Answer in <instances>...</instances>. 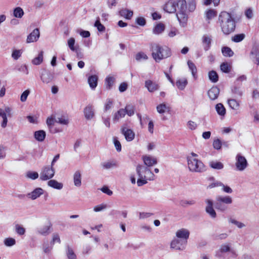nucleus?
Listing matches in <instances>:
<instances>
[{
  "label": "nucleus",
  "mask_w": 259,
  "mask_h": 259,
  "mask_svg": "<svg viewBox=\"0 0 259 259\" xmlns=\"http://www.w3.org/2000/svg\"><path fill=\"white\" fill-rule=\"evenodd\" d=\"M187 243L186 239H182L178 238L174 239L170 243V247L179 250H184Z\"/></svg>",
  "instance_id": "obj_8"
},
{
  "label": "nucleus",
  "mask_w": 259,
  "mask_h": 259,
  "mask_svg": "<svg viewBox=\"0 0 259 259\" xmlns=\"http://www.w3.org/2000/svg\"><path fill=\"white\" fill-rule=\"evenodd\" d=\"M176 236L177 238L182 239H186L187 241V239L189 236V232L188 230L186 229H181L178 230L176 232Z\"/></svg>",
  "instance_id": "obj_20"
},
{
  "label": "nucleus",
  "mask_w": 259,
  "mask_h": 259,
  "mask_svg": "<svg viewBox=\"0 0 259 259\" xmlns=\"http://www.w3.org/2000/svg\"><path fill=\"white\" fill-rule=\"evenodd\" d=\"M30 93L28 90H25L21 95L20 100L21 102H24L26 101L28 96Z\"/></svg>",
  "instance_id": "obj_64"
},
{
  "label": "nucleus",
  "mask_w": 259,
  "mask_h": 259,
  "mask_svg": "<svg viewBox=\"0 0 259 259\" xmlns=\"http://www.w3.org/2000/svg\"><path fill=\"white\" fill-rule=\"evenodd\" d=\"M205 202L207 203V206L205 208L206 212L211 217V218H215L217 216V214L213 208L212 201L210 199H206Z\"/></svg>",
  "instance_id": "obj_15"
},
{
  "label": "nucleus",
  "mask_w": 259,
  "mask_h": 259,
  "mask_svg": "<svg viewBox=\"0 0 259 259\" xmlns=\"http://www.w3.org/2000/svg\"><path fill=\"white\" fill-rule=\"evenodd\" d=\"M187 84V80L186 79H179L176 82V85L181 90L185 89Z\"/></svg>",
  "instance_id": "obj_44"
},
{
  "label": "nucleus",
  "mask_w": 259,
  "mask_h": 259,
  "mask_svg": "<svg viewBox=\"0 0 259 259\" xmlns=\"http://www.w3.org/2000/svg\"><path fill=\"white\" fill-rule=\"evenodd\" d=\"M250 59L256 63L259 64V44H254L250 53Z\"/></svg>",
  "instance_id": "obj_9"
},
{
  "label": "nucleus",
  "mask_w": 259,
  "mask_h": 259,
  "mask_svg": "<svg viewBox=\"0 0 259 259\" xmlns=\"http://www.w3.org/2000/svg\"><path fill=\"white\" fill-rule=\"evenodd\" d=\"M145 166L149 167H151L157 164V159L150 155H144L142 157Z\"/></svg>",
  "instance_id": "obj_11"
},
{
  "label": "nucleus",
  "mask_w": 259,
  "mask_h": 259,
  "mask_svg": "<svg viewBox=\"0 0 259 259\" xmlns=\"http://www.w3.org/2000/svg\"><path fill=\"white\" fill-rule=\"evenodd\" d=\"M189 69L191 71L193 76L196 78L197 73V68L195 65L190 60L187 62Z\"/></svg>",
  "instance_id": "obj_39"
},
{
  "label": "nucleus",
  "mask_w": 259,
  "mask_h": 259,
  "mask_svg": "<svg viewBox=\"0 0 259 259\" xmlns=\"http://www.w3.org/2000/svg\"><path fill=\"white\" fill-rule=\"evenodd\" d=\"M55 122L62 125H67L69 123L68 119L64 116L57 117L55 119Z\"/></svg>",
  "instance_id": "obj_51"
},
{
  "label": "nucleus",
  "mask_w": 259,
  "mask_h": 259,
  "mask_svg": "<svg viewBox=\"0 0 259 259\" xmlns=\"http://www.w3.org/2000/svg\"><path fill=\"white\" fill-rule=\"evenodd\" d=\"M27 177L32 180H35L38 177V174L35 171H28L27 173Z\"/></svg>",
  "instance_id": "obj_59"
},
{
  "label": "nucleus",
  "mask_w": 259,
  "mask_h": 259,
  "mask_svg": "<svg viewBox=\"0 0 259 259\" xmlns=\"http://www.w3.org/2000/svg\"><path fill=\"white\" fill-rule=\"evenodd\" d=\"M235 166L237 170L239 171H243L248 166V162L246 158L242 156L240 153L237 154L236 158Z\"/></svg>",
  "instance_id": "obj_7"
},
{
  "label": "nucleus",
  "mask_w": 259,
  "mask_h": 259,
  "mask_svg": "<svg viewBox=\"0 0 259 259\" xmlns=\"http://www.w3.org/2000/svg\"><path fill=\"white\" fill-rule=\"evenodd\" d=\"M215 109L218 113L221 116H224L226 114V109L223 105L221 103L217 104L215 106Z\"/></svg>",
  "instance_id": "obj_38"
},
{
  "label": "nucleus",
  "mask_w": 259,
  "mask_h": 259,
  "mask_svg": "<svg viewBox=\"0 0 259 259\" xmlns=\"http://www.w3.org/2000/svg\"><path fill=\"white\" fill-rule=\"evenodd\" d=\"M0 116L3 118L1 126L3 128H5L7 126L8 122L7 116L6 112H5L4 110L1 108H0Z\"/></svg>",
  "instance_id": "obj_36"
},
{
  "label": "nucleus",
  "mask_w": 259,
  "mask_h": 259,
  "mask_svg": "<svg viewBox=\"0 0 259 259\" xmlns=\"http://www.w3.org/2000/svg\"><path fill=\"white\" fill-rule=\"evenodd\" d=\"M119 15L126 19L130 20L133 15V12L127 9H122L119 12Z\"/></svg>",
  "instance_id": "obj_24"
},
{
  "label": "nucleus",
  "mask_w": 259,
  "mask_h": 259,
  "mask_svg": "<svg viewBox=\"0 0 259 259\" xmlns=\"http://www.w3.org/2000/svg\"><path fill=\"white\" fill-rule=\"evenodd\" d=\"M125 114V110L124 109H120L115 114L113 120H118L120 118L123 117Z\"/></svg>",
  "instance_id": "obj_41"
},
{
  "label": "nucleus",
  "mask_w": 259,
  "mask_h": 259,
  "mask_svg": "<svg viewBox=\"0 0 259 259\" xmlns=\"http://www.w3.org/2000/svg\"><path fill=\"white\" fill-rule=\"evenodd\" d=\"M34 136L36 140L38 142H42L44 141L46 134L43 130H39L34 132Z\"/></svg>",
  "instance_id": "obj_27"
},
{
  "label": "nucleus",
  "mask_w": 259,
  "mask_h": 259,
  "mask_svg": "<svg viewBox=\"0 0 259 259\" xmlns=\"http://www.w3.org/2000/svg\"><path fill=\"white\" fill-rule=\"evenodd\" d=\"M66 255L68 259H76V255L74 253L72 248L69 246H67Z\"/></svg>",
  "instance_id": "obj_42"
},
{
  "label": "nucleus",
  "mask_w": 259,
  "mask_h": 259,
  "mask_svg": "<svg viewBox=\"0 0 259 259\" xmlns=\"http://www.w3.org/2000/svg\"><path fill=\"white\" fill-rule=\"evenodd\" d=\"M219 94L220 89L216 86L212 87L207 92L208 96L211 100L217 99Z\"/></svg>",
  "instance_id": "obj_19"
},
{
  "label": "nucleus",
  "mask_w": 259,
  "mask_h": 259,
  "mask_svg": "<svg viewBox=\"0 0 259 259\" xmlns=\"http://www.w3.org/2000/svg\"><path fill=\"white\" fill-rule=\"evenodd\" d=\"M49 186L52 187L54 189L58 190H61L63 188V184L61 183H59L56 180H51L48 182Z\"/></svg>",
  "instance_id": "obj_29"
},
{
  "label": "nucleus",
  "mask_w": 259,
  "mask_h": 259,
  "mask_svg": "<svg viewBox=\"0 0 259 259\" xmlns=\"http://www.w3.org/2000/svg\"><path fill=\"white\" fill-rule=\"evenodd\" d=\"M136 172L139 177L137 183L139 187L147 184L148 181L154 180V174L148 167L144 165L138 164L136 167Z\"/></svg>",
  "instance_id": "obj_3"
},
{
  "label": "nucleus",
  "mask_w": 259,
  "mask_h": 259,
  "mask_svg": "<svg viewBox=\"0 0 259 259\" xmlns=\"http://www.w3.org/2000/svg\"><path fill=\"white\" fill-rule=\"evenodd\" d=\"M212 38L211 36L205 34L202 37V44L204 50L207 51L211 47Z\"/></svg>",
  "instance_id": "obj_16"
},
{
  "label": "nucleus",
  "mask_w": 259,
  "mask_h": 259,
  "mask_svg": "<svg viewBox=\"0 0 259 259\" xmlns=\"http://www.w3.org/2000/svg\"><path fill=\"white\" fill-rule=\"evenodd\" d=\"M40 78L44 83H49L52 81L53 75L50 72L44 70L40 76Z\"/></svg>",
  "instance_id": "obj_18"
},
{
  "label": "nucleus",
  "mask_w": 259,
  "mask_h": 259,
  "mask_svg": "<svg viewBox=\"0 0 259 259\" xmlns=\"http://www.w3.org/2000/svg\"><path fill=\"white\" fill-rule=\"evenodd\" d=\"M244 37L245 35L243 33L238 34L232 37V40L234 42H239L241 41L244 38Z\"/></svg>",
  "instance_id": "obj_52"
},
{
  "label": "nucleus",
  "mask_w": 259,
  "mask_h": 259,
  "mask_svg": "<svg viewBox=\"0 0 259 259\" xmlns=\"http://www.w3.org/2000/svg\"><path fill=\"white\" fill-rule=\"evenodd\" d=\"M216 200L221 203L227 204H230L232 203V199L229 196H218L216 198Z\"/></svg>",
  "instance_id": "obj_28"
},
{
  "label": "nucleus",
  "mask_w": 259,
  "mask_h": 259,
  "mask_svg": "<svg viewBox=\"0 0 259 259\" xmlns=\"http://www.w3.org/2000/svg\"><path fill=\"white\" fill-rule=\"evenodd\" d=\"M42 249L46 253H49L52 249V246H50L48 242H44L42 245Z\"/></svg>",
  "instance_id": "obj_60"
},
{
  "label": "nucleus",
  "mask_w": 259,
  "mask_h": 259,
  "mask_svg": "<svg viewBox=\"0 0 259 259\" xmlns=\"http://www.w3.org/2000/svg\"><path fill=\"white\" fill-rule=\"evenodd\" d=\"M24 14L23 9L20 7H17L14 10L13 15L16 18H21Z\"/></svg>",
  "instance_id": "obj_40"
},
{
  "label": "nucleus",
  "mask_w": 259,
  "mask_h": 259,
  "mask_svg": "<svg viewBox=\"0 0 259 259\" xmlns=\"http://www.w3.org/2000/svg\"><path fill=\"white\" fill-rule=\"evenodd\" d=\"M94 26L97 27L98 31H100V32H103L105 30V27H104V26L103 25H102L101 23V22L100 21V19L99 17L97 19V20L94 24Z\"/></svg>",
  "instance_id": "obj_49"
},
{
  "label": "nucleus",
  "mask_w": 259,
  "mask_h": 259,
  "mask_svg": "<svg viewBox=\"0 0 259 259\" xmlns=\"http://www.w3.org/2000/svg\"><path fill=\"white\" fill-rule=\"evenodd\" d=\"M209 79L212 82H216L218 81L219 76L217 73L214 71H210L208 73Z\"/></svg>",
  "instance_id": "obj_45"
},
{
  "label": "nucleus",
  "mask_w": 259,
  "mask_h": 259,
  "mask_svg": "<svg viewBox=\"0 0 259 259\" xmlns=\"http://www.w3.org/2000/svg\"><path fill=\"white\" fill-rule=\"evenodd\" d=\"M217 15V12L214 10L210 9L206 12V17L207 19L210 20L214 18Z\"/></svg>",
  "instance_id": "obj_54"
},
{
  "label": "nucleus",
  "mask_w": 259,
  "mask_h": 259,
  "mask_svg": "<svg viewBox=\"0 0 259 259\" xmlns=\"http://www.w3.org/2000/svg\"><path fill=\"white\" fill-rule=\"evenodd\" d=\"M196 201L193 199H182L179 202V204L183 207H186L189 205H194Z\"/></svg>",
  "instance_id": "obj_34"
},
{
  "label": "nucleus",
  "mask_w": 259,
  "mask_h": 259,
  "mask_svg": "<svg viewBox=\"0 0 259 259\" xmlns=\"http://www.w3.org/2000/svg\"><path fill=\"white\" fill-rule=\"evenodd\" d=\"M156 109L159 113L163 114L167 110H169V108L165 103H162L158 105Z\"/></svg>",
  "instance_id": "obj_43"
},
{
  "label": "nucleus",
  "mask_w": 259,
  "mask_h": 259,
  "mask_svg": "<svg viewBox=\"0 0 259 259\" xmlns=\"http://www.w3.org/2000/svg\"><path fill=\"white\" fill-rule=\"evenodd\" d=\"M221 70L225 73H229L231 71V66L227 63H223L221 65Z\"/></svg>",
  "instance_id": "obj_55"
},
{
  "label": "nucleus",
  "mask_w": 259,
  "mask_h": 259,
  "mask_svg": "<svg viewBox=\"0 0 259 259\" xmlns=\"http://www.w3.org/2000/svg\"><path fill=\"white\" fill-rule=\"evenodd\" d=\"M221 251L224 253L230 252L231 251V246L228 243H223L221 245L220 248Z\"/></svg>",
  "instance_id": "obj_50"
},
{
  "label": "nucleus",
  "mask_w": 259,
  "mask_h": 259,
  "mask_svg": "<svg viewBox=\"0 0 259 259\" xmlns=\"http://www.w3.org/2000/svg\"><path fill=\"white\" fill-rule=\"evenodd\" d=\"M43 60V52L41 51L38 56L34 58L32 60V63L34 65L40 64Z\"/></svg>",
  "instance_id": "obj_46"
},
{
  "label": "nucleus",
  "mask_w": 259,
  "mask_h": 259,
  "mask_svg": "<svg viewBox=\"0 0 259 259\" xmlns=\"http://www.w3.org/2000/svg\"><path fill=\"white\" fill-rule=\"evenodd\" d=\"M126 111V114L128 116H131L134 114L135 108L134 106L131 104L127 105L124 109Z\"/></svg>",
  "instance_id": "obj_47"
},
{
  "label": "nucleus",
  "mask_w": 259,
  "mask_h": 259,
  "mask_svg": "<svg viewBox=\"0 0 259 259\" xmlns=\"http://www.w3.org/2000/svg\"><path fill=\"white\" fill-rule=\"evenodd\" d=\"M75 42V40L73 37H71L68 40L67 44L68 47L72 51H75L77 49L74 47Z\"/></svg>",
  "instance_id": "obj_53"
},
{
  "label": "nucleus",
  "mask_w": 259,
  "mask_h": 259,
  "mask_svg": "<svg viewBox=\"0 0 259 259\" xmlns=\"http://www.w3.org/2000/svg\"><path fill=\"white\" fill-rule=\"evenodd\" d=\"M16 231L20 235H23L25 233V229L23 227L20 226L19 225H16L15 226Z\"/></svg>",
  "instance_id": "obj_58"
},
{
  "label": "nucleus",
  "mask_w": 259,
  "mask_h": 259,
  "mask_svg": "<svg viewBox=\"0 0 259 259\" xmlns=\"http://www.w3.org/2000/svg\"><path fill=\"white\" fill-rule=\"evenodd\" d=\"M228 103L230 108L234 110H237L239 107V103L235 99L228 100Z\"/></svg>",
  "instance_id": "obj_35"
},
{
  "label": "nucleus",
  "mask_w": 259,
  "mask_h": 259,
  "mask_svg": "<svg viewBox=\"0 0 259 259\" xmlns=\"http://www.w3.org/2000/svg\"><path fill=\"white\" fill-rule=\"evenodd\" d=\"M165 29L164 25L162 23L157 24L153 29V33L155 34H159L161 33Z\"/></svg>",
  "instance_id": "obj_31"
},
{
  "label": "nucleus",
  "mask_w": 259,
  "mask_h": 259,
  "mask_svg": "<svg viewBox=\"0 0 259 259\" xmlns=\"http://www.w3.org/2000/svg\"><path fill=\"white\" fill-rule=\"evenodd\" d=\"M176 7L177 19L180 26L185 27L187 24L189 14L186 0H177Z\"/></svg>",
  "instance_id": "obj_4"
},
{
  "label": "nucleus",
  "mask_w": 259,
  "mask_h": 259,
  "mask_svg": "<svg viewBox=\"0 0 259 259\" xmlns=\"http://www.w3.org/2000/svg\"><path fill=\"white\" fill-rule=\"evenodd\" d=\"M222 30L225 34H229L233 32L236 27V23L232 15L227 12H222L219 17Z\"/></svg>",
  "instance_id": "obj_1"
},
{
  "label": "nucleus",
  "mask_w": 259,
  "mask_h": 259,
  "mask_svg": "<svg viewBox=\"0 0 259 259\" xmlns=\"http://www.w3.org/2000/svg\"><path fill=\"white\" fill-rule=\"evenodd\" d=\"M187 162L189 169L193 172H201L204 170L203 163L196 158L187 157Z\"/></svg>",
  "instance_id": "obj_5"
},
{
  "label": "nucleus",
  "mask_w": 259,
  "mask_h": 259,
  "mask_svg": "<svg viewBox=\"0 0 259 259\" xmlns=\"http://www.w3.org/2000/svg\"><path fill=\"white\" fill-rule=\"evenodd\" d=\"M98 77L96 75H93L89 77L88 83L92 90H95L98 84Z\"/></svg>",
  "instance_id": "obj_21"
},
{
  "label": "nucleus",
  "mask_w": 259,
  "mask_h": 259,
  "mask_svg": "<svg viewBox=\"0 0 259 259\" xmlns=\"http://www.w3.org/2000/svg\"><path fill=\"white\" fill-rule=\"evenodd\" d=\"M150 49L152 57L156 62H159L171 56L170 49L167 47L161 46L157 43H151Z\"/></svg>",
  "instance_id": "obj_2"
},
{
  "label": "nucleus",
  "mask_w": 259,
  "mask_h": 259,
  "mask_svg": "<svg viewBox=\"0 0 259 259\" xmlns=\"http://www.w3.org/2000/svg\"><path fill=\"white\" fill-rule=\"evenodd\" d=\"M229 222L235 225L238 228H242L244 227H245V225L243 223L240 222L239 221H237V220L233 219H230L229 220Z\"/></svg>",
  "instance_id": "obj_57"
},
{
  "label": "nucleus",
  "mask_w": 259,
  "mask_h": 259,
  "mask_svg": "<svg viewBox=\"0 0 259 259\" xmlns=\"http://www.w3.org/2000/svg\"><path fill=\"white\" fill-rule=\"evenodd\" d=\"M113 105V101L111 99H108L105 104L104 109L107 111L111 108Z\"/></svg>",
  "instance_id": "obj_61"
},
{
  "label": "nucleus",
  "mask_w": 259,
  "mask_h": 259,
  "mask_svg": "<svg viewBox=\"0 0 259 259\" xmlns=\"http://www.w3.org/2000/svg\"><path fill=\"white\" fill-rule=\"evenodd\" d=\"M74 184L76 187H80L81 185V175L79 170H76L73 175Z\"/></svg>",
  "instance_id": "obj_23"
},
{
  "label": "nucleus",
  "mask_w": 259,
  "mask_h": 259,
  "mask_svg": "<svg viewBox=\"0 0 259 259\" xmlns=\"http://www.w3.org/2000/svg\"><path fill=\"white\" fill-rule=\"evenodd\" d=\"M44 190L40 188H37L33 191L27 194V196L32 200H35L44 193Z\"/></svg>",
  "instance_id": "obj_17"
},
{
  "label": "nucleus",
  "mask_w": 259,
  "mask_h": 259,
  "mask_svg": "<svg viewBox=\"0 0 259 259\" xmlns=\"http://www.w3.org/2000/svg\"><path fill=\"white\" fill-rule=\"evenodd\" d=\"M148 58V56L146 54L143 52L138 53L136 56V59L137 60L139 61L142 59L144 60H147Z\"/></svg>",
  "instance_id": "obj_63"
},
{
  "label": "nucleus",
  "mask_w": 259,
  "mask_h": 259,
  "mask_svg": "<svg viewBox=\"0 0 259 259\" xmlns=\"http://www.w3.org/2000/svg\"><path fill=\"white\" fill-rule=\"evenodd\" d=\"M104 169H109L117 166V163L114 161H106L101 163Z\"/></svg>",
  "instance_id": "obj_32"
},
{
  "label": "nucleus",
  "mask_w": 259,
  "mask_h": 259,
  "mask_svg": "<svg viewBox=\"0 0 259 259\" xmlns=\"http://www.w3.org/2000/svg\"><path fill=\"white\" fill-rule=\"evenodd\" d=\"M177 0H170L164 5V10L169 13H174L177 12Z\"/></svg>",
  "instance_id": "obj_10"
},
{
  "label": "nucleus",
  "mask_w": 259,
  "mask_h": 259,
  "mask_svg": "<svg viewBox=\"0 0 259 259\" xmlns=\"http://www.w3.org/2000/svg\"><path fill=\"white\" fill-rule=\"evenodd\" d=\"M222 53L225 57H232L234 55L233 51L228 47H224L222 48Z\"/></svg>",
  "instance_id": "obj_37"
},
{
  "label": "nucleus",
  "mask_w": 259,
  "mask_h": 259,
  "mask_svg": "<svg viewBox=\"0 0 259 259\" xmlns=\"http://www.w3.org/2000/svg\"><path fill=\"white\" fill-rule=\"evenodd\" d=\"M40 36V33L38 28L34 29L27 37V43H30L36 41Z\"/></svg>",
  "instance_id": "obj_12"
},
{
  "label": "nucleus",
  "mask_w": 259,
  "mask_h": 259,
  "mask_svg": "<svg viewBox=\"0 0 259 259\" xmlns=\"http://www.w3.org/2000/svg\"><path fill=\"white\" fill-rule=\"evenodd\" d=\"M107 206L105 204H101L98 205H97L94 207V210L95 212L101 211L107 208Z\"/></svg>",
  "instance_id": "obj_62"
},
{
  "label": "nucleus",
  "mask_w": 259,
  "mask_h": 259,
  "mask_svg": "<svg viewBox=\"0 0 259 259\" xmlns=\"http://www.w3.org/2000/svg\"><path fill=\"white\" fill-rule=\"evenodd\" d=\"M15 240L12 238H7L4 240V244L7 246H12L15 245Z\"/></svg>",
  "instance_id": "obj_56"
},
{
  "label": "nucleus",
  "mask_w": 259,
  "mask_h": 259,
  "mask_svg": "<svg viewBox=\"0 0 259 259\" xmlns=\"http://www.w3.org/2000/svg\"><path fill=\"white\" fill-rule=\"evenodd\" d=\"M214 206L216 209L221 211H225L227 209V206L226 204L221 203L217 200L215 202Z\"/></svg>",
  "instance_id": "obj_48"
},
{
  "label": "nucleus",
  "mask_w": 259,
  "mask_h": 259,
  "mask_svg": "<svg viewBox=\"0 0 259 259\" xmlns=\"http://www.w3.org/2000/svg\"><path fill=\"white\" fill-rule=\"evenodd\" d=\"M116 80V76L110 74L105 79V85L106 89L110 90L113 87Z\"/></svg>",
  "instance_id": "obj_14"
},
{
  "label": "nucleus",
  "mask_w": 259,
  "mask_h": 259,
  "mask_svg": "<svg viewBox=\"0 0 259 259\" xmlns=\"http://www.w3.org/2000/svg\"><path fill=\"white\" fill-rule=\"evenodd\" d=\"M209 165L213 169H222L224 168V164L218 161H211L209 162Z\"/></svg>",
  "instance_id": "obj_30"
},
{
  "label": "nucleus",
  "mask_w": 259,
  "mask_h": 259,
  "mask_svg": "<svg viewBox=\"0 0 259 259\" xmlns=\"http://www.w3.org/2000/svg\"><path fill=\"white\" fill-rule=\"evenodd\" d=\"M231 92L234 95L235 98H241L243 95V92L240 87L236 85L233 86L231 88Z\"/></svg>",
  "instance_id": "obj_26"
},
{
  "label": "nucleus",
  "mask_w": 259,
  "mask_h": 259,
  "mask_svg": "<svg viewBox=\"0 0 259 259\" xmlns=\"http://www.w3.org/2000/svg\"><path fill=\"white\" fill-rule=\"evenodd\" d=\"M145 84V87L150 92H153L158 89V85L151 80H146Z\"/></svg>",
  "instance_id": "obj_22"
},
{
  "label": "nucleus",
  "mask_w": 259,
  "mask_h": 259,
  "mask_svg": "<svg viewBox=\"0 0 259 259\" xmlns=\"http://www.w3.org/2000/svg\"><path fill=\"white\" fill-rule=\"evenodd\" d=\"M122 134L124 136L125 138L127 141H132L135 138V133L133 130L128 128L126 127H123L121 128Z\"/></svg>",
  "instance_id": "obj_13"
},
{
  "label": "nucleus",
  "mask_w": 259,
  "mask_h": 259,
  "mask_svg": "<svg viewBox=\"0 0 259 259\" xmlns=\"http://www.w3.org/2000/svg\"><path fill=\"white\" fill-rule=\"evenodd\" d=\"M50 226H45L41 228H38L37 232L41 235L46 236L50 233Z\"/></svg>",
  "instance_id": "obj_33"
},
{
  "label": "nucleus",
  "mask_w": 259,
  "mask_h": 259,
  "mask_svg": "<svg viewBox=\"0 0 259 259\" xmlns=\"http://www.w3.org/2000/svg\"><path fill=\"white\" fill-rule=\"evenodd\" d=\"M84 114L85 118L90 120L94 116V113L92 106H88L84 109Z\"/></svg>",
  "instance_id": "obj_25"
},
{
  "label": "nucleus",
  "mask_w": 259,
  "mask_h": 259,
  "mask_svg": "<svg viewBox=\"0 0 259 259\" xmlns=\"http://www.w3.org/2000/svg\"><path fill=\"white\" fill-rule=\"evenodd\" d=\"M55 172L54 167L50 165L44 166L40 173V179L41 181H47L52 179Z\"/></svg>",
  "instance_id": "obj_6"
}]
</instances>
